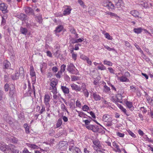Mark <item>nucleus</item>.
I'll return each instance as SVG.
<instances>
[{"label": "nucleus", "mask_w": 153, "mask_h": 153, "mask_svg": "<svg viewBox=\"0 0 153 153\" xmlns=\"http://www.w3.org/2000/svg\"><path fill=\"white\" fill-rule=\"evenodd\" d=\"M142 28L139 27L138 28H134L133 29L134 32L137 34H139L142 32Z\"/></svg>", "instance_id": "obj_19"}, {"label": "nucleus", "mask_w": 153, "mask_h": 153, "mask_svg": "<svg viewBox=\"0 0 153 153\" xmlns=\"http://www.w3.org/2000/svg\"><path fill=\"white\" fill-rule=\"evenodd\" d=\"M71 86L73 90H75L76 91H80L81 90V88L76 84H72Z\"/></svg>", "instance_id": "obj_9"}, {"label": "nucleus", "mask_w": 153, "mask_h": 153, "mask_svg": "<svg viewBox=\"0 0 153 153\" xmlns=\"http://www.w3.org/2000/svg\"><path fill=\"white\" fill-rule=\"evenodd\" d=\"M28 94H29L28 96L31 97L33 99V97L34 98H36V97L35 87L33 85V83L32 88L28 90Z\"/></svg>", "instance_id": "obj_5"}, {"label": "nucleus", "mask_w": 153, "mask_h": 153, "mask_svg": "<svg viewBox=\"0 0 153 153\" xmlns=\"http://www.w3.org/2000/svg\"><path fill=\"white\" fill-rule=\"evenodd\" d=\"M30 74L31 76L33 77V79H36V74L34 71L33 67H31V69L30 71Z\"/></svg>", "instance_id": "obj_14"}, {"label": "nucleus", "mask_w": 153, "mask_h": 153, "mask_svg": "<svg viewBox=\"0 0 153 153\" xmlns=\"http://www.w3.org/2000/svg\"><path fill=\"white\" fill-rule=\"evenodd\" d=\"M106 14H108L110 15V16H114L116 17H117L118 18H120V17L118 16L116 14H115L114 13H111V12L107 11V12H106Z\"/></svg>", "instance_id": "obj_32"}, {"label": "nucleus", "mask_w": 153, "mask_h": 153, "mask_svg": "<svg viewBox=\"0 0 153 153\" xmlns=\"http://www.w3.org/2000/svg\"><path fill=\"white\" fill-rule=\"evenodd\" d=\"M105 37L108 40H112L113 39L112 37L108 33H106L105 34Z\"/></svg>", "instance_id": "obj_33"}, {"label": "nucleus", "mask_w": 153, "mask_h": 153, "mask_svg": "<svg viewBox=\"0 0 153 153\" xmlns=\"http://www.w3.org/2000/svg\"><path fill=\"white\" fill-rule=\"evenodd\" d=\"M88 12L89 14L91 16H94L95 14V12L94 10H89Z\"/></svg>", "instance_id": "obj_42"}, {"label": "nucleus", "mask_w": 153, "mask_h": 153, "mask_svg": "<svg viewBox=\"0 0 153 153\" xmlns=\"http://www.w3.org/2000/svg\"><path fill=\"white\" fill-rule=\"evenodd\" d=\"M47 65L46 63H43V64L41 65L40 66V68L41 71L42 73H44L45 72V70L47 68Z\"/></svg>", "instance_id": "obj_12"}, {"label": "nucleus", "mask_w": 153, "mask_h": 153, "mask_svg": "<svg viewBox=\"0 0 153 153\" xmlns=\"http://www.w3.org/2000/svg\"><path fill=\"white\" fill-rule=\"evenodd\" d=\"M92 130L94 132H97L99 130L98 126L97 125H92Z\"/></svg>", "instance_id": "obj_23"}, {"label": "nucleus", "mask_w": 153, "mask_h": 153, "mask_svg": "<svg viewBox=\"0 0 153 153\" xmlns=\"http://www.w3.org/2000/svg\"><path fill=\"white\" fill-rule=\"evenodd\" d=\"M66 66L65 65H62L61 67L60 71V74H62V72H64Z\"/></svg>", "instance_id": "obj_36"}, {"label": "nucleus", "mask_w": 153, "mask_h": 153, "mask_svg": "<svg viewBox=\"0 0 153 153\" xmlns=\"http://www.w3.org/2000/svg\"><path fill=\"white\" fill-rule=\"evenodd\" d=\"M134 45L136 47V48L140 51H141L142 52H143V51L141 50V48H140L139 46L136 43L134 44Z\"/></svg>", "instance_id": "obj_56"}, {"label": "nucleus", "mask_w": 153, "mask_h": 153, "mask_svg": "<svg viewBox=\"0 0 153 153\" xmlns=\"http://www.w3.org/2000/svg\"><path fill=\"white\" fill-rule=\"evenodd\" d=\"M112 145L116 149H115L114 148H112L114 151H115L116 152H121V151L120 149L119 146L115 142H114L112 143Z\"/></svg>", "instance_id": "obj_6"}, {"label": "nucleus", "mask_w": 153, "mask_h": 153, "mask_svg": "<svg viewBox=\"0 0 153 153\" xmlns=\"http://www.w3.org/2000/svg\"><path fill=\"white\" fill-rule=\"evenodd\" d=\"M63 28V27L62 25H59L56 27L55 30L56 33H59L61 32Z\"/></svg>", "instance_id": "obj_11"}, {"label": "nucleus", "mask_w": 153, "mask_h": 153, "mask_svg": "<svg viewBox=\"0 0 153 153\" xmlns=\"http://www.w3.org/2000/svg\"><path fill=\"white\" fill-rule=\"evenodd\" d=\"M82 109L83 111H86L89 109V108L86 105H85L82 107Z\"/></svg>", "instance_id": "obj_38"}, {"label": "nucleus", "mask_w": 153, "mask_h": 153, "mask_svg": "<svg viewBox=\"0 0 153 153\" xmlns=\"http://www.w3.org/2000/svg\"><path fill=\"white\" fill-rule=\"evenodd\" d=\"M15 146L11 144L6 145L4 143H0V149L5 153H10L11 151L13 153H16L18 150L16 149Z\"/></svg>", "instance_id": "obj_1"}, {"label": "nucleus", "mask_w": 153, "mask_h": 153, "mask_svg": "<svg viewBox=\"0 0 153 153\" xmlns=\"http://www.w3.org/2000/svg\"><path fill=\"white\" fill-rule=\"evenodd\" d=\"M71 78L72 81H75L79 79L80 77L74 75H72L71 76Z\"/></svg>", "instance_id": "obj_25"}, {"label": "nucleus", "mask_w": 153, "mask_h": 153, "mask_svg": "<svg viewBox=\"0 0 153 153\" xmlns=\"http://www.w3.org/2000/svg\"><path fill=\"white\" fill-rule=\"evenodd\" d=\"M20 32L22 34L26 35L27 32V30L25 28L21 27L20 28Z\"/></svg>", "instance_id": "obj_16"}, {"label": "nucleus", "mask_w": 153, "mask_h": 153, "mask_svg": "<svg viewBox=\"0 0 153 153\" xmlns=\"http://www.w3.org/2000/svg\"><path fill=\"white\" fill-rule=\"evenodd\" d=\"M10 90L15 91V87L13 84H12L10 85Z\"/></svg>", "instance_id": "obj_61"}, {"label": "nucleus", "mask_w": 153, "mask_h": 153, "mask_svg": "<svg viewBox=\"0 0 153 153\" xmlns=\"http://www.w3.org/2000/svg\"><path fill=\"white\" fill-rule=\"evenodd\" d=\"M11 140L12 142L14 143H17L18 142V139L15 137H13Z\"/></svg>", "instance_id": "obj_44"}, {"label": "nucleus", "mask_w": 153, "mask_h": 153, "mask_svg": "<svg viewBox=\"0 0 153 153\" xmlns=\"http://www.w3.org/2000/svg\"><path fill=\"white\" fill-rule=\"evenodd\" d=\"M52 70L53 72H56L57 71L58 68L56 67H53L52 68Z\"/></svg>", "instance_id": "obj_57"}, {"label": "nucleus", "mask_w": 153, "mask_h": 153, "mask_svg": "<svg viewBox=\"0 0 153 153\" xmlns=\"http://www.w3.org/2000/svg\"><path fill=\"white\" fill-rule=\"evenodd\" d=\"M62 124V120L61 118H59L56 124V128L59 127Z\"/></svg>", "instance_id": "obj_21"}, {"label": "nucleus", "mask_w": 153, "mask_h": 153, "mask_svg": "<svg viewBox=\"0 0 153 153\" xmlns=\"http://www.w3.org/2000/svg\"><path fill=\"white\" fill-rule=\"evenodd\" d=\"M83 93L85 95V96L86 97H88L89 95V92L88 91V90L87 89H86V87L85 85H83Z\"/></svg>", "instance_id": "obj_18"}, {"label": "nucleus", "mask_w": 153, "mask_h": 153, "mask_svg": "<svg viewBox=\"0 0 153 153\" xmlns=\"http://www.w3.org/2000/svg\"><path fill=\"white\" fill-rule=\"evenodd\" d=\"M71 10H64L63 13L64 15H66L70 14Z\"/></svg>", "instance_id": "obj_43"}, {"label": "nucleus", "mask_w": 153, "mask_h": 153, "mask_svg": "<svg viewBox=\"0 0 153 153\" xmlns=\"http://www.w3.org/2000/svg\"><path fill=\"white\" fill-rule=\"evenodd\" d=\"M80 58L81 59L84 60H86V59L88 60V58L87 56L83 55H80Z\"/></svg>", "instance_id": "obj_45"}, {"label": "nucleus", "mask_w": 153, "mask_h": 153, "mask_svg": "<svg viewBox=\"0 0 153 153\" xmlns=\"http://www.w3.org/2000/svg\"><path fill=\"white\" fill-rule=\"evenodd\" d=\"M104 47L109 51H115V50L114 48H111L110 47L107 45H104Z\"/></svg>", "instance_id": "obj_41"}, {"label": "nucleus", "mask_w": 153, "mask_h": 153, "mask_svg": "<svg viewBox=\"0 0 153 153\" xmlns=\"http://www.w3.org/2000/svg\"><path fill=\"white\" fill-rule=\"evenodd\" d=\"M103 63L104 64L107 65L109 66H112L113 64L110 61H107L106 60H105L104 61Z\"/></svg>", "instance_id": "obj_28"}, {"label": "nucleus", "mask_w": 153, "mask_h": 153, "mask_svg": "<svg viewBox=\"0 0 153 153\" xmlns=\"http://www.w3.org/2000/svg\"><path fill=\"white\" fill-rule=\"evenodd\" d=\"M44 102L45 104L47 105H48V95H45V96Z\"/></svg>", "instance_id": "obj_39"}, {"label": "nucleus", "mask_w": 153, "mask_h": 153, "mask_svg": "<svg viewBox=\"0 0 153 153\" xmlns=\"http://www.w3.org/2000/svg\"><path fill=\"white\" fill-rule=\"evenodd\" d=\"M91 120H83V121L85 122V124L86 126L88 125V124L90 123Z\"/></svg>", "instance_id": "obj_53"}, {"label": "nucleus", "mask_w": 153, "mask_h": 153, "mask_svg": "<svg viewBox=\"0 0 153 153\" xmlns=\"http://www.w3.org/2000/svg\"><path fill=\"white\" fill-rule=\"evenodd\" d=\"M22 153H31L30 152H29L27 149L26 148H24Z\"/></svg>", "instance_id": "obj_64"}, {"label": "nucleus", "mask_w": 153, "mask_h": 153, "mask_svg": "<svg viewBox=\"0 0 153 153\" xmlns=\"http://www.w3.org/2000/svg\"><path fill=\"white\" fill-rule=\"evenodd\" d=\"M108 69L109 70V72H110V73H112L113 74H114V70L112 68H111V67L108 68Z\"/></svg>", "instance_id": "obj_62"}, {"label": "nucleus", "mask_w": 153, "mask_h": 153, "mask_svg": "<svg viewBox=\"0 0 153 153\" xmlns=\"http://www.w3.org/2000/svg\"><path fill=\"white\" fill-rule=\"evenodd\" d=\"M94 144L99 148L102 147V146L100 144V141L98 140L93 141Z\"/></svg>", "instance_id": "obj_13"}, {"label": "nucleus", "mask_w": 153, "mask_h": 153, "mask_svg": "<svg viewBox=\"0 0 153 153\" xmlns=\"http://www.w3.org/2000/svg\"><path fill=\"white\" fill-rule=\"evenodd\" d=\"M111 100L113 101L115 103H116L118 102L117 100V98H116V96L114 97L113 96L111 98Z\"/></svg>", "instance_id": "obj_40"}, {"label": "nucleus", "mask_w": 153, "mask_h": 153, "mask_svg": "<svg viewBox=\"0 0 153 153\" xmlns=\"http://www.w3.org/2000/svg\"><path fill=\"white\" fill-rule=\"evenodd\" d=\"M64 78L65 80L67 81H69L70 80V78L69 76L67 74L65 75Z\"/></svg>", "instance_id": "obj_47"}, {"label": "nucleus", "mask_w": 153, "mask_h": 153, "mask_svg": "<svg viewBox=\"0 0 153 153\" xmlns=\"http://www.w3.org/2000/svg\"><path fill=\"white\" fill-rule=\"evenodd\" d=\"M78 2L81 6L83 7H84V6H86L84 5V2L82 0H78ZM83 8H84V7Z\"/></svg>", "instance_id": "obj_46"}, {"label": "nucleus", "mask_w": 153, "mask_h": 153, "mask_svg": "<svg viewBox=\"0 0 153 153\" xmlns=\"http://www.w3.org/2000/svg\"><path fill=\"white\" fill-rule=\"evenodd\" d=\"M136 11V10H132L131 11V14H132L133 16L135 17L137 16V15L134 13Z\"/></svg>", "instance_id": "obj_60"}, {"label": "nucleus", "mask_w": 153, "mask_h": 153, "mask_svg": "<svg viewBox=\"0 0 153 153\" xmlns=\"http://www.w3.org/2000/svg\"><path fill=\"white\" fill-rule=\"evenodd\" d=\"M120 81L122 82H128L129 81V79L126 77L122 76L120 78Z\"/></svg>", "instance_id": "obj_27"}, {"label": "nucleus", "mask_w": 153, "mask_h": 153, "mask_svg": "<svg viewBox=\"0 0 153 153\" xmlns=\"http://www.w3.org/2000/svg\"><path fill=\"white\" fill-rule=\"evenodd\" d=\"M117 136L120 137H122L124 136V133H122L119 132H118L117 133Z\"/></svg>", "instance_id": "obj_51"}, {"label": "nucleus", "mask_w": 153, "mask_h": 153, "mask_svg": "<svg viewBox=\"0 0 153 153\" xmlns=\"http://www.w3.org/2000/svg\"><path fill=\"white\" fill-rule=\"evenodd\" d=\"M116 98H117V100L118 102H119L120 103H122V101H120L122 99V95L120 94H117L116 95Z\"/></svg>", "instance_id": "obj_20"}, {"label": "nucleus", "mask_w": 153, "mask_h": 153, "mask_svg": "<svg viewBox=\"0 0 153 153\" xmlns=\"http://www.w3.org/2000/svg\"><path fill=\"white\" fill-rule=\"evenodd\" d=\"M19 73L20 75L24 76L25 75L23 67H20L19 68Z\"/></svg>", "instance_id": "obj_30"}, {"label": "nucleus", "mask_w": 153, "mask_h": 153, "mask_svg": "<svg viewBox=\"0 0 153 153\" xmlns=\"http://www.w3.org/2000/svg\"><path fill=\"white\" fill-rule=\"evenodd\" d=\"M76 105L79 107H80L81 105V104L80 102L78 101V100H77L76 101Z\"/></svg>", "instance_id": "obj_58"}, {"label": "nucleus", "mask_w": 153, "mask_h": 153, "mask_svg": "<svg viewBox=\"0 0 153 153\" xmlns=\"http://www.w3.org/2000/svg\"><path fill=\"white\" fill-rule=\"evenodd\" d=\"M110 115L108 114H105L102 117V120L106 122H108L110 120Z\"/></svg>", "instance_id": "obj_8"}, {"label": "nucleus", "mask_w": 153, "mask_h": 153, "mask_svg": "<svg viewBox=\"0 0 153 153\" xmlns=\"http://www.w3.org/2000/svg\"><path fill=\"white\" fill-rule=\"evenodd\" d=\"M61 108L62 109L63 111L65 110L67 112L68 111L66 109V107L65 106V105L64 104H62L61 105Z\"/></svg>", "instance_id": "obj_50"}, {"label": "nucleus", "mask_w": 153, "mask_h": 153, "mask_svg": "<svg viewBox=\"0 0 153 153\" xmlns=\"http://www.w3.org/2000/svg\"><path fill=\"white\" fill-rule=\"evenodd\" d=\"M26 144L28 147L33 149H37L39 148L38 146L34 144L26 143Z\"/></svg>", "instance_id": "obj_7"}, {"label": "nucleus", "mask_w": 153, "mask_h": 153, "mask_svg": "<svg viewBox=\"0 0 153 153\" xmlns=\"http://www.w3.org/2000/svg\"><path fill=\"white\" fill-rule=\"evenodd\" d=\"M24 127L25 129V132L26 133H29V127L27 124H25L24 125Z\"/></svg>", "instance_id": "obj_29"}, {"label": "nucleus", "mask_w": 153, "mask_h": 153, "mask_svg": "<svg viewBox=\"0 0 153 153\" xmlns=\"http://www.w3.org/2000/svg\"><path fill=\"white\" fill-rule=\"evenodd\" d=\"M120 109L124 113H126V109L124 108L121 105H120Z\"/></svg>", "instance_id": "obj_59"}, {"label": "nucleus", "mask_w": 153, "mask_h": 153, "mask_svg": "<svg viewBox=\"0 0 153 153\" xmlns=\"http://www.w3.org/2000/svg\"><path fill=\"white\" fill-rule=\"evenodd\" d=\"M58 84V82L56 79L51 80L50 83L51 87L49 88V90L51 91V92L55 93L56 92L57 88L56 86Z\"/></svg>", "instance_id": "obj_4"}, {"label": "nucleus", "mask_w": 153, "mask_h": 153, "mask_svg": "<svg viewBox=\"0 0 153 153\" xmlns=\"http://www.w3.org/2000/svg\"><path fill=\"white\" fill-rule=\"evenodd\" d=\"M26 15L25 14L21 13L19 16L20 19L22 20H25L26 17Z\"/></svg>", "instance_id": "obj_35"}, {"label": "nucleus", "mask_w": 153, "mask_h": 153, "mask_svg": "<svg viewBox=\"0 0 153 153\" xmlns=\"http://www.w3.org/2000/svg\"><path fill=\"white\" fill-rule=\"evenodd\" d=\"M128 132L129 135L133 137H135L136 136L130 130L128 131Z\"/></svg>", "instance_id": "obj_48"}, {"label": "nucleus", "mask_w": 153, "mask_h": 153, "mask_svg": "<svg viewBox=\"0 0 153 153\" xmlns=\"http://www.w3.org/2000/svg\"><path fill=\"white\" fill-rule=\"evenodd\" d=\"M93 96L94 99L96 101L100 100H101V97L98 94H97L96 93H94L93 94Z\"/></svg>", "instance_id": "obj_15"}, {"label": "nucleus", "mask_w": 153, "mask_h": 153, "mask_svg": "<svg viewBox=\"0 0 153 153\" xmlns=\"http://www.w3.org/2000/svg\"><path fill=\"white\" fill-rule=\"evenodd\" d=\"M7 5L0 0V10H7Z\"/></svg>", "instance_id": "obj_10"}, {"label": "nucleus", "mask_w": 153, "mask_h": 153, "mask_svg": "<svg viewBox=\"0 0 153 153\" xmlns=\"http://www.w3.org/2000/svg\"><path fill=\"white\" fill-rule=\"evenodd\" d=\"M2 20L1 22V25H4L5 24L6 20L3 17H2Z\"/></svg>", "instance_id": "obj_55"}, {"label": "nucleus", "mask_w": 153, "mask_h": 153, "mask_svg": "<svg viewBox=\"0 0 153 153\" xmlns=\"http://www.w3.org/2000/svg\"><path fill=\"white\" fill-rule=\"evenodd\" d=\"M75 67L74 64L73 63H70L67 66V70L69 73L72 74H78L79 72L77 69L75 70Z\"/></svg>", "instance_id": "obj_3"}, {"label": "nucleus", "mask_w": 153, "mask_h": 153, "mask_svg": "<svg viewBox=\"0 0 153 153\" xmlns=\"http://www.w3.org/2000/svg\"><path fill=\"white\" fill-rule=\"evenodd\" d=\"M74 150L76 153H81L80 149L78 148L75 147Z\"/></svg>", "instance_id": "obj_54"}, {"label": "nucleus", "mask_w": 153, "mask_h": 153, "mask_svg": "<svg viewBox=\"0 0 153 153\" xmlns=\"http://www.w3.org/2000/svg\"><path fill=\"white\" fill-rule=\"evenodd\" d=\"M61 89L65 94H68L69 92V89L66 87L62 86Z\"/></svg>", "instance_id": "obj_17"}, {"label": "nucleus", "mask_w": 153, "mask_h": 153, "mask_svg": "<svg viewBox=\"0 0 153 153\" xmlns=\"http://www.w3.org/2000/svg\"><path fill=\"white\" fill-rule=\"evenodd\" d=\"M4 65L5 68H9L10 66V62L7 61H5L4 62Z\"/></svg>", "instance_id": "obj_24"}, {"label": "nucleus", "mask_w": 153, "mask_h": 153, "mask_svg": "<svg viewBox=\"0 0 153 153\" xmlns=\"http://www.w3.org/2000/svg\"><path fill=\"white\" fill-rule=\"evenodd\" d=\"M140 109L142 110L143 113H146L147 112V110L144 107H141L140 108Z\"/></svg>", "instance_id": "obj_52"}, {"label": "nucleus", "mask_w": 153, "mask_h": 153, "mask_svg": "<svg viewBox=\"0 0 153 153\" xmlns=\"http://www.w3.org/2000/svg\"><path fill=\"white\" fill-rule=\"evenodd\" d=\"M130 90L131 91L133 92H136L138 88V87L136 88L134 87L133 85H132L130 87Z\"/></svg>", "instance_id": "obj_31"}, {"label": "nucleus", "mask_w": 153, "mask_h": 153, "mask_svg": "<svg viewBox=\"0 0 153 153\" xmlns=\"http://www.w3.org/2000/svg\"><path fill=\"white\" fill-rule=\"evenodd\" d=\"M143 6L144 8L149 9V5L147 3H144Z\"/></svg>", "instance_id": "obj_49"}, {"label": "nucleus", "mask_w": 153, "mask_h": 153, "mask_svg": "<svg viewBox=\"0 0 153 153\" xmlns=\"http://www.w3.org/2000/svg\"><path fill=\"white\" fill-rule=\"evenodd\" d=\"M19 74L17 72L15 73L14 75L12 76V78L13 80H17L19 79Z\"/></svg>", "instance_id": "obj_22"}, {"label": "nucleus", "mask_w": 153, "mask_h": 153, "mask_svg": "<svg viewBox=\"0 0 153 153\" xmlns=\"http://www.w3.org/2000/svg\"><path fill=\"white\" fill-rule=\"evenodd\" d=\"M126 104L127 107L129 108H130L133 107V104L132 102L127 101L126 102Z\"/></svg>", "instance_id": "obj_26"}, {"label": "nucleus", "mask_w": 153, "mask_h": 153, "mask_svg": "<svg viewBox=\"0 0 153 153\" xmlns=\"http://www.w3.org/2000/svg\"><path fill=\"white\" fill-rule=\"evenodd\" d=\"M26 13L28 15H34L33 10H25Z\"/></svg>", "instance_id": "obj_34"}, {"label": "nucleus", "mask_w": 153, "mask_h": 153, "mask_svg": "<svg viewBox=\"0 0 153 153\" xmlns=\"http://www.w3.org/2000/svg\"><path fill=\"white\" fill-rule=\"evenodd\" d=\"M115 3V5L112 3L111 2H108L104 5L105 7H106L108 9H114L115 8H121L123 9L121 7V4L122 3V0H114Z\"/></svg>", "instance_id": "obj_2"}, {"label": "nucleus", "mask_w": 153, "mask_h": 153, "mask_svg": "<svg viewBox=\"0 0 153 153\" xmlns=\"http://www.w3.org/2000/svg\"><path fill=\"white\" fill-rule=\"evenodd\" d=\"M98 69L101 70H105L106 69V68L103 65H99L98 66Z\"/></svg>", "instance_id": "obj_37"}, {"label": "nucleus", "mask_w": 153, "mask_h": 153, "mask_svg": "<svg viewBox=\"0 0 153 153\" xmlns=\"http://www.w3.org/2000/svg\"><path fill=\"white\" fill-rule=\"evenodd\" d=\"M89 113L93 118H96V116L95 114L93 112L91 111L89 112Z\"/></svg>", "instance_id": "obj_63"}]
</instances>
